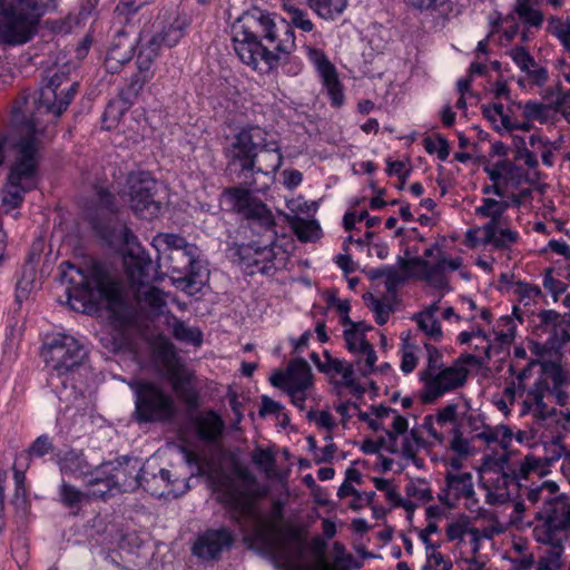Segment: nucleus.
I'll list each match as a JSON object with an SVG mask.
<instances>
[{"label":"nucleus","instance_id":"1","mask_svg":"<svg viewBox=\"0 0 570 570\" xmlns=\"http://www.w3.org/2000/svg\"><path fill=\"white\" fill-rule=\"evenodd\" d=\"M286 18L277 24L258 9L245 12L233 26L234 50L240 61L259 72H268L279 62H286L295 49L292 27L311 32L314 23L307 11L295 3L282 4Z\"/></svg>","mask_w":570,"mask_h":570},{"label":"nucleus","instance_id":"2","mask_svg":"<svg viewBox=\"0 0 570 570\" xmlns=\"http://www.w3.org/2000/svg\"><path fill=\"white\" fill-rule=\"evenodd\" d=\"M20 139L17 142L18 155L10 167L7 184L2 191V204L9 209L19 207L26 193L35 189L38 184L39 149L42 131L38 129L36 119L22 124Z\"/></svg>","mask_w":570,"mask_h":570},{"label":"nucleus","instance_id":"3","mask_svg":"<svg viewBox=\"0 0 570 570\" xmlns=\"http://www.w3.org/2000/svg\"><path fill=\"white\" fill-rule=\"evenodd\" d=\"M62 279L68 285L66 293L73 311L87 313L100 301L117 303L120 299L119 285L104 266L92 263L89 267H77L68 262Z\"/></svg>","mask_w":570,"mask_h":570},{"label":"nucleus","instance_id":"4","mask_svg":"<svg viewBox=\"0 0 570 570\" xmlns=\"http://www.w3.org/2000/svg\"><path fill=\"white\" fill-rule=\"evenodd\" d=\"M53 0H0V45L28 42Z\"/></svg>","mask_w":570,"mask_h":570},{"label":"nucleus","instance_id":"5","mask_svg":"<svg viewBox=\"0 0 570 570\" xmlns=\"http://www.w3.org/2000/svg\"><path fill=\"white\" fill-rule=\"evenodd\" d=\"M149 464L140 465L139 460L135 458L124 456L117 460V463L102 464L96 469V476L90 479L91 485L102 484L104 489H94L95 497H106L114 490L119 492H132L144 487L146 491L156 495H161L150 485L148 479Z\"/></svg>","mask_w":570,"mask_h":570},{"label":"nucleus","instance_id":"6","mask_svg":"<svg viewBox=\"0 0 570 570\" xmlns=\"http://www.w3.org/2000/svg\"><path fill=\"white\" fill-rule=\"evenodd\" d=\"M135 394L134 416L139 423L169 422L176 415L174 397L160 385L142 380L128 382Z\"/></svg>","mask_w":570,"mask_h":570},{"label":"nucleus","instance_id":"7","mask_svg":"<svg viewBox=\"0 0 570 570\" xmlns=\"http://www.w3.org/2000/svg\"><path fill=\"white\" fill-rule=\"evenodd\" d=\"M538 523L533 528L534 539L542 544H561L570 537V498L558 494L547 499L534 513Z\"/></svg>","mask_w":570,"mask_h":570},{"label":"nucleus","instance_id":"8","mask_svg":"<svg viewBox=\"0 0 570 570\" xmlns=\"http://www.w3.org/2000/svg\"><path fill=\"white\" fill-rule=\"evenodd\" d=\"M397 264L403 269H413L412 275L429 283L436 289L450 291L445 273L456 271L462 265V258L448 259L436 244L426 248L423 256L406 259L397 257Z\"/></svg>","mask_w":570,"mask_h":570},{"label":"nucleus","instance_id":"9","mask_svg":"<svg viewBox=\"0 0 570 570\" xmlns=\"http://www.w3.org/2000/svg\"><path fill=\"white\" fill-rule=\"evenodd\" d=\"M232 207L247 222L253 233L262 235L268 243L277 242L276 222L271 209L247 189L233 187L225 191Z\"/></svg>","mask_w":570,"mask_h":570},{"label":"nucleus","instance_id":"10","mask_svg":"<svg viewBox=\"0 0 570 570\" xmlns=\"http://www.w3.org/2000/svg\"><path fill=\"white\" fill-rule=\"evenodd\" d=\"M78 86L77 81H70L65 71H50L47 83L40 89L39 98L36 101L37 111L24 124L36 119L38 129L43 131L38 115L48 114L59 118L73 99Z\"/></svg>","mask_w":570,"mask_h":570},{"label":"nucleus","instance_id":"11","mask_svg":"<svg viewBox=\"0 0 570 570\" xmlns=\"http://www.w3.org/2000/svg\"><path fill=\"white\" fill-rule=\"evenodd\" d=\"M268 132L259 126L242 128L225 148L228 166H238L243 174L254 173L259 150L266 147Z\"/></svg>","mask_w":570,"mask_h":570},{"label":"nucleus","instance_id":"12","mask_svg":"<svg viewBox=\"0 0 570 570\" xmlns=\"http://www.w3.org/2000/svg\"><path fill=\"white\" fill-rule=\"evenodd\" d=\"M129 204L132 212L140 218L153 219L160 213L163 189L147 171L131 173L127 179Z\"/></svg>","mask_w":570,"mask_h":570},{"label":"nucleus","instance_id":"13","mask_svg":"<svg viewBox=\"0 0 570 570\" xmlns=\"http://www.w3.org/2000/svg\"><path fill=\"white\" fill-rule=\"evenodd\" d=\"M41 355L47 366L52 370V377L55 374L57 376L66 375L81 365L87 355V351L73 336L58 334L46 343Z\"/></svg>","mask_w":570,"mask_h":570},{"label":"nucleus","instance_id":"14","mask_svg":"<svg viewBox=\"0 0 570 570\" xmlns=\"http://www.w3.org/2000/svg\"><path fill=\"white\" fill-rule=\"evenodd\" d=\"M157 356L166 368L167 376L171 381L173 389L186 404L187 409H197L199 405V394L190 384L193 375L183 364L174 345L166 340L159 342L157 345Z\"/></svg>","mask_w":570,"mask_h":570},{"label":"nucleus","instance_id":"15","mask_svg":"<svg viewBox=\"0 0 570 570\" xmlns=\"http://www.w3.org/2000/svg\"><path fill=\"white\" fill-rule=\"evenodd\" d=\"M469 374L468 368H461L459 365L442 366L435 372L423 377V391L421 400L424 403H431L442 396L464 385Z\"/></svg>","mask_w":570,"mask_h":570},{"label":"nucleus","instance_id":"16","mask_svg":"<svg viewBox=\"0 0 570 570\" xmlns=\"http://www.w3.org/2000/svg\"><path fill=\"white\" fill-rule=\"evenodd\" d=\"M537 320L533 332L550 350H559L570 342V313L543 309L538 313Z\"/></svg>","mask_w":570,"mask_h":570},{"label":"nucleus","instance_id":"17","mask_svg":"<svg viewBox=\"0 0 570 570\" xmlns=\"http://www.w3.org/2000/svg\"><path fill=\"white\" fill-rule=\"evenodd\" d=\"M166 268L176 282L193 286L202 282L203 266L198 259V247L191 244V248L177 249L163 257Z\"/></svg>","mask_w":570,"mask_h":570},{"label":"nucleus","instance_id":"18","mask_svg":"<svg viewBox=\"0 0 570 570\" xmlns=\"http://www.w3.org/2000/svg\"><path fill=\"white\" fill-rule=\"evenodd\" d=\"M307 53L322 79L323 87L332 105L341 107L344 104L345 96L335 66L321 49L308 48Z\"/></svg>","mask_w":570,"mask_h":570},{"label":"nucleus","instance_id":"19","mask_svg":"<svg viewBox=\"0 0 570 570\" xmlns=\"http://www.w3.org/2000/svg\"><path fill=\"white\" fill-rule=\"evenodd\" d=\"M233 541V533L227 528L209 529L199 535L193 551L203 559H216Z\"/></svg>","mask_w":570,"mask_h":570},{"label":"nucleus","instance_id":"20","mask_svg":"<svg viewBox=\"0 0 570 570\" xmlns=\"http://www.w3.org/2000/svg\"><path fill=\"white\" fill-rule=\"evenodd\" d=\"M540 372L541 374L537 382L544 383L546 387H548L544 390L547 397H552L561 406L566 405L569 395L563 390L567 379L561 366L554 362H543L540 364Z\"/></svg>","mask_w":570,"mask_h":570},{"label":"nucleus","instance_id":"21","mask_svg":"<svg viewBox=\"0 0 570 570\" xmlns=\"http://www.w3.org/2000/svg\"><path fill=\"white\" fill-rule=\"evenodd\" d=\"M124 265L131 287L146 286L149 283L151 259L140 246L128 250L124 256Z\"/></svg>","mask_w":570,"mask_h":570},{"label":"nucleus","instance_id":"22","mask_svg":"<svg viewBox=\"0 0 570 570\" xmlns=\"http://www.w3.org/2000/svg\"><path fill=\"white\" fill-rule=\"evenodd\" d=\"M544 383L534 382L533 386L527 391L525 399L522 403V413L532 412L535 421L542 424L547 420H551L560 415L554 407H549L544 403L543 399L547 396L544 390H547ZM559 421V419H556Z\"/></svg>","mask_w":570,"mask_h":570},{"label":"nucleus","instance_id":"23","mask_svg":"<svg viewBox=\"0 0 570 570\" xmlns=\"http://www.w3.org/2000/svg\"><path fill=\"white\" fill-rule=\"evenodd\" d=\"M136 42V39L128 37L125 32H118L106 53L107 70L116 72L124 63L130 61Z\"/></svg>","mask_w":570,"mask_h":570},{"label":"nucleus","instance_id":"24","mask_svg":"<svg viewBox=\"0 0 570 570\" xmlns=\"http://www.w3.org/2000/svg\"><path fill=\"white\" fill-rule=\"evenodd\" d=\"M197 436L206 442H216L223 435L225 423L213 410L206 411L194 419Z\"/></svg>","mask_w":570,"mask_h":570},{"label":"nucleus","instance_id":"25","mask_svg":"<svg viewBox=\"0 0 570 570\" xmlns=\"http://www.w3.org/2000/svg\"><path fill=\"white\" fill-rule=\"evenodd\" d=\"M483 238L481 240L484 245H493L498 249L510 248L519 239V234L507 227L505 225H494V223H487L482 226Z\"/></svg>","mask_w":570,"mask_h":570},{"label":"nucleus","instance_id":"26","mask_svg":"<svg viewBox=\"0 0 570 570\" xmlns=\"http://www.w3.org/2000/svg\"><path fill=\"white\" fill-rule=\"evenodd\" d=\"M60 472L75 478H85L88 475L96 476V470H91V465L87 461L81 451L69 450L58 461Z\"/></svg>","mask_w":570,"mask_h":570},{"label":"nucleus","instance_id":"27","mask_svg":"<svg viewBox=\"0 0 570 570\" xmlns=\"http://www.w3.org/2000/svg\"><path fill=\"white\" fill-rule=\"evenodd\" d=\"M151 78L153 76H150V73H145L138 70L136 73L126 79L119 94L124 104V107L119 110V112H122L125 109L129 108L137 100L145 85L149 82Z\"/></svg>","mask_w":570,"mask_h":570},{"label":"nucleus","instance_id":"28","mask_svg":"<svg viewBox=\"0 0 570 570\" xmlns=\"http://www.w3.org/2000/svg\"><path fill=\"white\" fill-rule=\"evenodd\" d=\"M188 22L185 18L176 17L169 24L164 26L163 29L155 33L151 39L161 48H173L185 36Z\"/></svg>","mask_w":570,"mask_h":570},{"label":"nucleus","instance_id":"29","mask_svg":"<svg viewBox=\"0 0 570 570\" xmlns=\"http://www.w3.org/2000/svg\"><path fill=\"white\" fill-rule=\"evenodd\" d=\"M282 165V155L276 141L266 139V147L259 150L256 158L255 171L265 175L275 173Z\"/></svg>","mask_w":570,"mask_h":570},{"label":"nucleus","instance_id":"30","mask_svg":"<svg viewBox=\"0 0 570 570\" xmlns=\"http://www.w3.org/2000/svg\"><path fill=\"white\" fill-rule=\"evenodd\" d=\"M287 387L312 389L313 373L304 358H294L288 363Z\"/></svg>","mask_w":570,"mask_h":570},{"label":"nucleus","instance_id":"31","mask_svg":"<svg viewBox=\"0 0 570 570\" xmlns=\"http://www.w3.org/2000/svg\"><path fill=\"white\" fill-rule=\"evenodd\" d=\"M445 482L449 493H452L454 499L474 495L473 476L470 472L448 473Z\"/></svg>","mask_w":570,"mask_h":570},{"label":"nucleus","instance_id":"32","mask_svg":"<svg viewBox=\"0 0 570 570\" xmlns=\"http://www.w3.org/2000/svg\"><path fill=\"white\" fill-rule=\"evenodd\" d=\"M324 366L321 367V372L327 375H341L346 386L354 384V367L352 364L333 357L328 351H324Z\"/></svg>","mask_w":570,"mask_h":570},{"label":"nucleus","instance_id":"33","mask_svg":"<svg viewBox=\"0 0 570 570\" xmlns=\"http://www.w3.org/2000/svg\"><path fill=\"white\" fill-rule=\"evenodd\" d=\"M257 242H253L249 244H242V245H234L232 246L228 252L230 258L238 263L240 267L247 273V274H255V264L257 261H255L257 256Z\"/></svg>","mask_w":570,"mask_h":570},{"label":"nucleus","instance_id":"34","mask_svg":"<svg viewBox=\"0 0 570 570\" xmlns=\"http://www.w3.org/2000/svg\"><path fill=\"white\" fill-rule=\"evenodd\" d=\"M509 206V203L505 200L483 198L482 205L475 208V214L483 218H490L488 223H494L495 226L505 225V219H503L502 216Z\"/></svg>","mask_w":570,"mask_h":570},{"label":"nucleus","instance_id":"35","mask_svg":"<svg viewBox=\"0 0 570 570\" xmlns=\"http://www.w3.org/2000/svg\"><path fill=\"white\" fill-rule=\"evenodd\" d=\"M160 47L151 38L140 46L136 65L139 71L150 73L154 77L153 66L159 57Z\"/></svg>","mask_w":570,"mask_h":570},{"label":"nucleus","instance_id":"36","mask_svg":"<svg viewBox=\"0 0 570 570\" xmlns=\"http://www.w3.org/2000/svg\"><path fill=\"white\" fill-rule=\"evenodd\" d=\"M348 0H306L307 6L323 19H335L343 13Z\"/></svg>","mask_w":570,"mask_h":570},{"label":"nucleus","instance_id":"37","mask_svg":"<svg viewBox=\"0 0 570 570\" xmlns=\"http://www.w3.org/2000/svg\"><path fill=\"white\" fill-rule=\"evenodd\" d=\"M514 12L528 27L540 28L544 20L542 11L532 7V0H515Z\"/></svg>","mask_w":570,"mask_h":570},{"label":"nucleus","instance_id":"38","mask_svg":"<svg viewBox=\"0 0 570 570\" xmlns=\"http://www.w3.org/2000/svg\"><path fill=\"white\" fill-rule=\"evenodd\" d=\"M276 243H268V239L265 238L262 244L257 242V256L255 261V274H269L274 269L273 262L275 259L274 245Z\"/></svg>","mask_w":570,"mask_h":570},{"label":"nucleus","instance_id":"39","mask_svg":"<svg viewBox=\"0 0 570 570\" xmlns=\"http://www.w3.org/2000/svg\"><path fill=\"white\" fill-rule=\"evenodd\" d=\"M547 468L541 458L534 455H527L519 464V468L512 471V474L517 476V482L521 479H528L531 474L544 475Z\"/></svg>","mask_w":570,"mask_h":570},{"label":"nucleus","instance_id":"40","mask_svg":"<svg viewBox=\"0 0 570 570\" xmlns=\"http://www.w3.org/2000/svg\"><path fill=\"white\" fill-rule=\"evenodd\" d=\"M547 468L541 458L534 455H527L519 464V468L512 471V474L517 476V482L521 479H528L531 474L544 475Z\"/></svg>","mask_w":570,"mask_h":570},{"label":"nucleus","instance_id":"41","mask_svg":"<svg viewBox=\"0 0 570 570\" xmlns=\"http://www.w3.org/2000/svg\"><path fill=\"white\" fill-rule=\"evenodd\" d=\"M173 335L176 340L199 346L203 343L202 332L197 327H189L183 321L174 317L171 324Z\"/></svg>","mask_w":570,"mask_h":570},{"label":"nucleus","instance_id":"42","mask_svg":"<svg viewBox=\"0 0 570 570\" xmlns=\"http://www.w3.org/2000/svg\"><path fill=\"white\" fill-rule=\"evenodd\" d=\"M413 320L417 323L420 331H422L426 336L435 342L441 341L443 333L440 322L435 316L426 313H416L413 316Z\"/></svg>","mask_w":570,"mask_h":570},{"label":"nucleus","instance_id":"43","mask_svg":"<svg viewBox=\"0 0 570 570\" xmlns=\"http://www.w3.org/2000/svg\"><path fill=\"white\" fill-rule=\"evenodd\" d=\"M423 446V440L416 430H411L409 435H405L402 442V448L399 452L411 460L416 466H421L422 460L416 456L419 450Z\"/></svg>","mask_w":570,"mask_h":570},{"label":"nucleus","instance_id":"44","mask_svg":"<svg viewBox=\"0 0 570 570\" xmlns=\"http://www.w3.org/2000/svg\"><path fill=\"white\" fill-rule=\"evenodd\" d=\"M293 229L297 238L302 242H312L321 236V227L314 219L296 218L293 222Z\"/></svg>","mask_w":570,"mask_h":570},{"label":"nucleus","instance_id":"45","mask_svg":"<svg viewBox=\"0 0 570 570\" xmlns=\"http://www.w3.org/2000/svg\"><path fill=\"white\" fill-rule=\"evenodd\" d=\"M59 495L62 504L69 509L78 508L88 499L87 492L80 491L66 481H62L59 487Z\"/></svg>","mask_w":570,"mask_h":570},{"label":"nucleus","instance_id":"46","mask_svg":"<svg viewBox=\"0 0 570 570\" xmlns=\"http://www.w3.org/2000/svg\"><path fill=\"white\" fill-rule=\"evenodd\" d=\"M402 361H401V370L409 374L414 371L417 365V356L415 355V350L417 348L414 344L411 343V334L402 333Z\"/></svg>","mask_w":570,"mask_h":570},{"label":"nucleus","instance_id":"47","mask_svg":"<svg viewBox=\"0 0 570 570\" xmlns=\"http://www.w3.org/2000/svg\"><path fill=\"white\" fill-rule=\"evenodd\" d=\"M570 452V449L562 442L560 436L553 438L551 442L544 444V455L541 460L544 462L546 468L548 469L556 461L562 459L564 460L567 453Z\"/></svg>","mask_w":570,"mask_h":570},{"label":"nucleus","instance_id":"48","mask_svg":"<svg viewBox=\"0 0 570 570\" xmlns=\"http://www.w3.org/2000/svg\"><path fill=\"white\" fill-rule=\"evenodd\" d=\"M409 424L407 420L400 415L397 412L393 414V423L392 430H385L387 442L386 450L391 453H399V448L396 444L397 436L401 434H405L407 431Z\"/></svg>","mask_w":570,"mask_h":570},{"label":"nucleus","instance_id":"49","mask_svg":"<svg viewBox=\"0 0 570 570\" xmlns=\"http://www.w3.org/2000/svg\"><path fill=\"white\" fill-rule=\"evenodd\" d=\"M53 450L52 439L48 434H41L26 450V456L28 461H31L50 454Z\"/></svg>","mask_w":570,"mask_h":570},{"label":"nucleus","instance_id":"50","mask_svg":"<svg viewBox=\"0 0 570 570\" xmlns=\"http://www.w3.org/2000/svg\"><path fill=\"white\" fill-rule=\"evenodd\" d=\"M154 242L156 243V246H164V256L171 252H176L177 249L191 248V244L177 234H158L154 238Z\"/></svg>","mask_w":570,"mask_h":570},{"label":"nucleus","instance_id":"51","mask_svg":"<svg viewBox=\"0 0 570 570\" xmlns=\"http://www.w3.org/2000/svg\"><path fill=\"white\" fill-rule=\"evenodd\" d=\"M548 31L557 37L563 47L570 51V19L563 21L558 17H550L548 20Z\"/></svg>","mask_w":570,"mask_h":570},{"label":"nucleus","instance_id":"52","mask_svg":"<svg viewBox=\"0 0 570 570\" xmlns=\"http://www.w3.org/2000/svg\"><path fill=\"white\" fill-rule=\"evenodd\" d=\"M334 563L341 570L360 569L362 562L357 561L353 554L347 553L343 543L336 541L333 543Z\"/></svg>","mask_w":570,"mask_h":570},{"label":"nucleus","instance_id":"53","mask_svg":"<svg viewBox=\"0 0 570 570\" xmlns=\"http://www.w3.org/2000/svg\"><path fill=\"white\" fill-rule=\"evenodd\" d=\"M413 269H403L397 266H386L385 288L389 293L396 292L397 287L405 283L412 275Z\"/></svg>","mask_w":570,"mask_h":570},{"label":"nucleus","instance_id":"54","mask_svg":"<svg viewBox=\"0 0 570 570\" xmlns=\"http://www.w3.org/2000/svg\"><path fill=\"white\" fill-rule=\"evenodd\" d=\"M146 286L136 287V297L147 303L149 306L159 308L166 305L165 294L155 286L145 288Z\"/></svg>","mask_w":570,"mask_h":570},{"label":"nucleus","instance_id":"55","mask_svg":"<svg viewBox=\"0 0 570 570\" xmlns=\"http://www.w3.org/2000/svg\"><path fill=\"white\" fill-rule=\"evenodd\" d=\"M33 283H35V273L33 268L30 267L29 269L27 267H23L22 276L17 282L16 286V299L19 304H21L23 301H26L30 293L33 289Z\"/></svg>","mask_w":570,"mask_h":570},{"label":"nucleus","instance_id":"56","mask_svg":"<svg viewBox=\"0 0 570 570\" xmlns=\"http://www.w3.org/2000/svg\"><path fill=\"white\" fill-rule=\"evenodd\" d=\"M485 483L490 484L500 492H511V488H518L517 476L512 473H495V476L488 478Z\"/></svg>","mask_w":570,"mask_h":570},{"label":"nucleus","instance_id":"57","mask_svg":"<svg viewBox=\"0 0 570 570\" xmlns=\"http://www.w3.org/2000/svg\"><path fill=\"white\" fill-rule=\"evenodd\" d=\"M405 492L409 497L414 498L420 502H428L433 498L430 487L423 480L411 481L407 483Z\"/></svg>","mask_w":570,"mask_h":570},{"label":"nucleus","instance_id":"58","mask_svg":"<svg viewBox=\"0 0 570 570\" xmlns=\"http://www.w3.org/2000/svg\"><path fill=\"white\" fill-rule=\"evenodd\" d=\"M424 347L428 354V366L420 373L421 380L443 366L441 352L429 343H424Z\"/></svg>","mask_w":570,"mask_h":570},{"label":"nucleus","instance_id":"59","mask_svg":"<svg viewBox=\"0 0 570 570\" xmlns=\"http://www.w3.org/2000/svg\"><path fill=\"white\" fill-rule=\"evenodd\" d=\"M543 287L549 291L552 294L553 299L557 301L558 296L567 291L568 285L553 277L552 268H547L543 277Z\"/></svg>","mask_w":570,"mask_h":570},{"label":"nucleus","instance_id":"60","mask_svg":"<svg viewBox=\"0 0 570 570\" xmlns=\"http://www.w3.org/2000/svg\"><path fill=\"white\" fill-rule=\"evenodd\" d=\"M510 56L512 60L522 71H530V67H537L533 57L523 47H515L511 49Z\"/></svg>","mask_w":570,"mask_h":570},{"label":"nucleus","instance_id":"61","mask_svg":"<svg viewBox=\"0 0 570 570\" xmlns=\"http://www.w3.org/2000/svg\"><path fill=\"white\" fill-rule=\"evenodd\" d=\"M29 466V463L26 464L24 469H18L16 465L13 466V480H14V501L21 500V502L26 501L27 489L24 485L26 482V469Z\"/></svg>","mask_w":570,"mask_h":570},{"label":"nucleus","instance_id":"62","mask_svg":"<svg viewBox=\"0 0 570 570\" xmlns=\"http://www.w3.org/2000/svg\"><path fill=\"white\" fill-rule=\"evenodd\" d=\"M451 568L452 562L445 560L435 549L428 552V563L423 567V570H450Z\"/></svg>","mask_w":570,"mask_h":570},{"label":"nucleus","instance_id":"63","mask_svg":"<svg viewBox=\"0 0 570 570\" xmlns=\"http://www.w3.org/2000/svg\"><path fill=\"white\" fill-rule=\"evenodd\" d=\"M375 488L385 493L386 499L393 504L394 502H400V494L396 491V488L391 483V481L381 478H374Z\"/></svg>","mask_w":570,"mask_h":570},{"label":"nucleus","instance_id":"64","mask_svg":"<svg viewBox=\"0 0 570 570\" xmlns=\"http://www.w3.org/2000/svg\"><path fill=\"white\" fill-rule=\"evenodd\" d=\"M253 462L268 471L275 463L274 454L268 450L257 449L252 455Z\"/></svg>","mask_w":570,"mask_h":570}]
</instances>
